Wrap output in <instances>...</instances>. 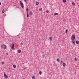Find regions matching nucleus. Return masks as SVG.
I'll return each mask as SVG.
<instances>
[{
  "mask_svg": "<svg viewBox=\"0 0 79 79\" xmlns=\"http://www.w3.org/2000/svg\"><path fill=\"white\" fill-rule=\"evenodd\" d=\"M18 53H21V50H18Z\"/></svg>",
  "mask_w": 79,
  "mask_h": 79,
  "instance_id": "8",
  "label": "nucleus"
},
{
  "mask_svg": "<svg viewBox=\"0 0 79 79\" xmlns=\"http://www.w3.org/2000/svg\"><path fill=\"white\" fill-rule=\"evenodd\" d=\"M49 39H50V40H52V37H49Z\"/></svg>",
  "mask_w": 79,
  "mask_h": 79,
  "instance_id": "27",
  "label": "nucleus"
},
{
  "mask_svg": "<svg viewBox=\"0 0 79 79\" xmlns=\"http://www.w3.org/2000/svg\"><path fill=\"white\" fill-rule=\"evenodd\" d=\"M26 11L27 12V13H28V8H27L26 9Z\"/></svg>",
  "mask_w": 79,
  "mask_h": 79,
  "instance_id": "20",
  "label": "nucleus"
},
{
  "mask_svg": "<svg viewBox=\"0 0 79 79\" xmlns=\"http://www.w3.org/2000/svg\"><path fill=\"white\" fill-rule=\"evenodd\" d=\"M72 5H73V6H74V5H75V3L73 2H72Z\"/></svg>",
  "mask_w": 79,
  "mask_h": 79,
  "instance_id": "9",
  "label": "nucleus"
},
{
  "mask_svg": "<svg viewBox=\"0 0 79 79\" xmlns=\"http://www.w3.org/2000/svg\"><path fill=\"white\" fill-rule=\"evenodd\" d=\"M54 16H56V15H58V13H54Z\"/></svg>",
  "mask_w": 79,
  "mask_h": 79,
  "instance_id": "7",
  "label": "nucleus"
},
{
  "mask_svg": "<svg viewBox=\"0 0 79 79\" xmlns=\"http://www.w3.org/2000/svg\"><path fill=\"white\" fill-rule=\"evenodd\" d=\"M4 75L5 78L6 79H7V78H8V75H6V74L5 73V72H4Z\"/></svg>",
  "mask_w": 79,
  "mask_h": 79,
  "instance_id": "5",
  "label": "nucleus"
},
{
  "mask_svg": "<svg viewBox=\"0 0 79 79\" xmlns=\"http://www.w3.org/2000/svg\"><path fill=\"white\" fill-rule=\"evenodd\" d=\"M2 64H4V62H2Z\"/></svg>",
  "mask_w": 79,
  "mask_h": 79,
  "instance_id": "26",
  "label": "nucleus"
},
{
  "mask_svg": "<svg viewBox=\"0 0 79 79\" xmlns=\"http://www.w3.org/2000/svg\"><path fill=\"white\" fill-rule=\"evenodd\" d=\"M76 43L77 44H79V41H76Z\"/></svg>",
  "mask_w": 79,
  "mask_h": 79,
  "instance_id": "12",
  "label": "nucleus"
},
{
  "mask_svg": "<svg viewBox=\"0 0 79 79\" xmlns=\"http://www.w3.org/2000/svg\"><path fill=\"white\" fill-rule=\"evenodd\" d=\"M63 63V61H61L60 63Z\"/></svg>",
  "mask_w": 79,
  "mask_h": 79,
  "instance_id": "29",
  "label": "nucleus"
},
{
  "mask_svg": "<svg viewBox=\"0 0 79 79\" xmlns=\"http://www.w3.org/2000/svg\"><path fill=\"white\" fill-rule=\"evenodd\" d=\"M72 44H73V45H75V41H72Z\"/></svg>",
  "mask_w": 79,
  "mask_h": 79,
  "instance_id": "10",
  "label": "nucleus"
},
{
  "mask_svg": "<svg viewBox=\"0 0 79 79\" xmlns=\"http://www.w3.org/2000/svg\"><path fill=\"white\" fill-rule=\"evenodd\" d=\"M67 32H68V30H66L65 31V33H66V34H67Z\"/></svg>",
  "mask_w": 79,
  "mask_h": 79,
  "instance_id": "22",
  "label": "nucleus"
},
{
  "mask_svg": "<svg viewBox=\"0 0 79 79\" xmlns=\"http://www.w3.org/2000/svg\"><path fill=\"white\" fill-rule=\"evenodd\" d=\"M24 1L25 2H27V0H24Z\"/></svg>",
  "mask_w": 79,
  "mask_h": 79,
  "instance_id": "28",
  "label": "nucleus"
},
{
  "mask_svg": "<svg viewBox=\"0 0 79 79\" xmlns=\"http://www.w3.org/2000/svg\"><path fill=\"white\" fill-rule=\"evenodd\" d=\"M23 45V43L22 42H21L20 43V45Z\"/></svg>",
  "mask_w": 79,
  "mask_h": 79,
  "instance_id": "23",
  "label": "nucleus"
},
{
  "mask_svg": "<svg viewBox=\"0 0 79 79\" xmlns=\"http://www.w3.org/2000/svg\"><path fill=\"white\" fill-rule=\"evenodd\" d=\"M29 14L30 15H32V12L30 11L29 13Z\"/></svg>",
  "mask_w": 79,
  "mask_h": 79,
  "instance_id": "15",
  "label": "nucleus"
},
{
  "mask_svg": "<svg viewBox=\"0 0 79 79\" xmlns=\"http://www.w3.org/2000/svg\"><path fill=\"white\" fill-rule=\"evenodd\" d=\"M75 61H77V60H77V59H76V58H75Z\"/></svg>",
  "mask_w": 79,
  "mask_h": 79,
  "instance_id": "30",
  "label": "nucleus"
},
{
  "mask_svg": "<svg viewBox=\"0 0 79 79\" xmlns=\"http://www.w3.org/2000/svg\"><path fill=\"white\" fill-rule=\"evenodd\" d=\"M13 67L14 68H16V65L14 64V65H13Z\"/></svg>",
  "mask_w": 79,
  "mask_h": 79,
  "instance_id": "14",
  "label": "nucleus"
},
{
  "mask_svg": "<svg viewBox=\"0 0 79 79\" xmlns=\"http://www.w3.org/2000/svg\"><path fill=\"white\" fill-rule=\"evenodd\" d=\"M4 47H5V46H4Z\"/></svg>",
  "mask_w": 79,
  "mask_h": 79,
  "instance_id": "35",
  "label": "nucleus"
},
{
  "mask_svg": "<svg viewBox=\"0 0 79 79\" xmlns=\"http://www.w3.org/2000/svg\"><path fill=\"white\" fill-rule=\"evenodd\" d=\"M32 78L33 79H35V77L34 76H33L32 77Z\"/></svg>",
  "mask_w": 79,
  "mask_h": 79,
  "instance_id": "11",
  "label": "nucleus"
},
{
  "mask_svg": "<svg viewBox=\"0 0 79 79\" xmlns=\"http://www.w3.org/2000/svg\"><path fill=\"white\" fill-rule=\"evenodd\" d=\"M43 57H44V55H43Z\"/></svg>",
  "mask_w": 79,
  "mask_h": 79,
  "instance_id": "34",
  "label": "nucleus"
},
{
  "mask_svg": "<svg viewBox=\"0 0 79 79\" xmlns=\"http://www.w3.org/2000/svg\"><path fill=\"white\" fill-rule=\"evenodd\" d=\"M57 61L59 62L60 61V59H57L56 60Z\"/></svg>",
  "mask_w": 79,
  "mask_h": 79,
  "instance_id": "18",
  "label": "nucleus"
},
{
  "mask_svg": "<svg viewBox=\"0 0 79 79\" xmlns=\"http://www.w3.org/2000/svg\"><path fill=\"white\" fill-rule=\"evenodd\" d=\"M66 2V0H63V2H64V3Z\"/></svg>",
  "mask_w": 79,
  "mask_h": 79,
  "instance_id": "21",
  "label": "nucleus"
},
{
  "mask_svg": "<svg viewBox=\"0 0 79 79\" xmlns=\"http://www.w3.org/2000/svg\"><path fill=\"white\" fill-rule=\"evenodd\" d=\"M0 5H1V2H0Z\"/></svg>",
  "mask_w": 79,
  "mask_h": 79,
  "instance_id": "33",
  "label": "nucleus"
},
{
  "mask_svg": "<svg viewBox=\"0 0 79 79\" xmlns=\"http://www.w3.org/2000/svg\"><path fill=\"white\" fill-rule=\"evenodd\" d=\"M2 48H4V49H6V45L3 44L1 46Z\"/></svg>",
  "mask_w": 79,
  "mask_h": 79,
  "instance_id": "2",
  "label": "nucleus"
},
{
  "mask_svg": "<svg viewBox=\"0 0 79 79\" xmlns=\"http://www.w3.org/2000/svg\"><path fill=\"white\" fill-rule=\"evenodd\" d=\"M63 66L64 67H65V66H66V63H63Z\"/></svg>",
  "mask_w": 79,
  "mask_h": 79,
  "instance_id": "6",
  "label": "nucleus"
},
{
  "mask_svg": "<svg viewBox=\"0 0 79 79\" xmlns=\"http://www.w3.org/2000/svg\"><path fill=\"white\" fill-rule=\"evenodd\" d=\"M6 55H8V53H6Z\"/></svg>",
  "mask_w": 79,
  "mask_h": 79,
  "instance_id": "31",
  "label": "nucleus"
},
{
  "mask_svg": "<svg viewBox=\"0 0 79 79\" xmlns=\"http://www.w3.org/2000/svg\"><path fill=\"white\" fill-rule=\"evenodd\" d=\"M10 47L12 48V49H14V44L12 43L10 45Z\"/></svg>",
  "mask_w": 79,
  "mask_h": 79,
  "instance_id": "4",
  "label": "nucleus"
},
{
  "mask_svg": "<svg viewBox=\"0 0 79 79\" xmlns=\"http://www.w3.org/2000/svg\"><path fill=\"white\" fill-rule=\"evenodd\" d=\"M48 10H47L46 11V12L47 13H48Z\"/></svg>",
  "mask_w": 79,
  "mask_h": 79,
  "instance_id": "25",
  "label": "nucleus"
},
{
  "mask_svg": "<svg viewBox=\"0 0 79 79\" xmlns=\"http://www.w3.org/2000/svg\"><path fill=\"white\" fill-rule=\"evenodd\" d=\"M5 13V10H4V9H3L2 11V13Z\"/></svg>",
  "mask_w": 79,
  "mask_h": 79,
  "instance_id": "13",
  "label": "nucleus"
},
{
  "mask_svg": "<svg viewBox=\"0 0 79 79\" xmlns=\"http://www.w3.org/2000/svg\"><path fill=\"white\" fill-rule=\"evenodd\" d=\"M36 5H39V2H36Z\"/></svg>",
  "mask_w": 79,
  "mask_h": 79,
  "instance_id": "16",
  "label": "nucleus"
},
{
  "mask_svg": "<svg viewBox=\"0 0 79 79\" xmlns=\"http://www.w3.org/2000/svg\"><path fill=\"white\" fill-rule=\"evenodd\" d=\"M20 3L22 8H24V4H23V3L21 1H20Z\"/></svg>",
  "mask_w": 79,
  "mask_h": 79,
  "instance_id": "3",
  "label": "nucleus"
},
{
  "mask_svg": "<svg viewBox=\"0 0 79 79\" xmlns=\"http://www.w3.org/2000/svg\"><path fill=\"white\" fill-rule=\"evenodd\" d=\"M75 38H76V37L74 35H73L71 38V40H73L75 39Z\"/></svg>",
  "mask_w": 79,
  "mask_h": 79,
  "instance_id": "1",
  "label": "nucleus"
},
{
  "mask_svg": "<svg viewBox=\"0 0 79 79\" xmlns=\"http://www.w3.org/2000/svg\"><path fill=\"white\" fill-rule=\"evenodd\" d=\"M10 52H12V50H10Z\"/></svg>",
  "mask_w": 79,
  "mask_h": 79,
  "instance_id": "32",
  "label": "nucleus"
},
{
  "mask_svg": "<svg viewBox=\"0 0 79 79\" xmlns=\"http://www.w3.org/2000/svg\"><path fill=\"white\" fill-rule=\"evenodd\" d=\"M40 10L41 11H42V8H40Z\"/></svg>",
  "mask_w": 79,
  "mask_h": 79,
  "instance_id": "17",
  "label": "nucleus"
},
{
  "mask_svg": "<svg viewBox=\"0 0 79 79\" xmlns=\"http://www.w3.org/2000/svg\"><path fill=\"white\" fill-rule=\"evenodd\" d=\"M27 17H29V14H28V13H27Z\"/></svg>",
  "mask_w": 79,
  "mask_h": 79,
  "instance_id": "24",
  "label": "nucleus"
},
{
  "mask_svg": "<svg viewBox=\"0 0 79 79\" xmlns=\"http://www.w3.org/2000/svg\"><path fill=\"white\" fill-rule=\"evenodd\" d=\"M39 74L40 75H41L42 74V72L41 71H40L39 72Z\"/></svg>",
  "mask_w": 79,
  "mask_h": 79,
  "instance_id": "19",
  "label": "nucleus"
}]
</instances>
